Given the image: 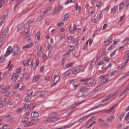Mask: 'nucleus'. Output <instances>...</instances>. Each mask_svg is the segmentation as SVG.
Returning a JSON list of instances; mask_svg holds the SVG:
<instances>
[{
	"mask_svg": "<svg viewBox=\"0 0 129 129\" xmlns=\"http://www.w3.org/2000/svg\"><path fill=\"white\" fill-rule=\"evenodd\" d=\"M129 61V58H127L126 61L122 63L121 66H122V68H124V67L125 66V64Z\"/></svg>",
	"mask_w": 129,
	"mask_h": 129,
	"instance_id": "72a5a7b5",
	"label": "nucleus"
},
{
	"mask_svg": "<svg viewBox=\"0 0 129 129\" xmlns=\"http://www.w3.org/2000/svg\"><path fill=\"white\" fill-rule=\"evenodd\" d=\"M23 28L24 27H23V25H19L17 30V32H20V31H21L22 30H23Z\"/></svg>",
	"mask_w": 129,
	"mask_h": 129,
	"instance_id": "4c0bfd02",
	"label": "nucleus"
},
{
	"mask_svg": "<svg viewBox=\"0 0 129 129\" xmlns=\"http://www.w3.org/2000/svg\"><path fill=\"white\" fill-rule=\"evenodd\" d=\"M64 25L63 22L59 23L57 24V27H63V25Z\"/></svg>",
	"mask_w": 129,
	"mask_h": 129,
	"instance_id": "052dcab7",
	"label": "nucleus"
},
{
	"mask_svg": "<svg viewBox=\"0 0 129 129\" xmlns=\"http://www.w3.org/2000/svg\"><path fill=\"white\" fill-rule=\"evenodd\" d=\"M117 10H118V8H117V6H114L113 8H111V14H116Z\"/></svg>",
	"mask_w": 129,
	"mask_h": 129,
	"instance_id": "f8f14e48",
	"label": "nucleus"
},
{
	"mask_svg": "<svg viewBox=\"0 0 129 129\" xmlns=\"http://www.w3.org/2000/svg\"><path fill=\"white\" fill-rule=\"evenodd\" d=\"M68 51L66 52V53L64 54V56L65 57H69V55H70V51H71V49L68 48Z\"/></svg>",
	"mask_w": 129,
	"mask_h": 129,
	"instance_id": "c756f323",
	"label": "nucleus"
},
{
	"mask_svg": "<svg viewBox=\"0 0 129 129\" xmlns=\"http://www.w3.org/2000/svg\"><path fill=\"white\" fill-rule=\"evenodd\" d=\"M36 37H37V40L39 41V40H40V32L39 31H38L36 33Z\"/></svg>",
	"mask_w": 129,
	"mask_h": 129,
	"instance_id": "603ef678",
	"label": "nucleus"
},
{
	"mask_svg": "<svg viewBox=\"0 0 129 129\" xmlns=\"http://www.w3.org/2000/svg\"><path fill=\"white\" fill-rule=\"evenodd\" d=\"M38 116H39V112L35 111L31 113L32 117H38Z\"/></svg>",
	"mask_w": 129,
	"mask_h": 129,
	"instance_id": "f3484780",
	"label": "nucleus"
},
{
	"mask_svg": "<svg viewBox=\"0 0 129 129\" xmlns=\"http://www.w3.org/2000/svg\"><path fill=\"white\" fill-rule=\"evenodd\" d=\"M31 99H32V97L30 96H27L25 98V101L27 102L31 101Z\"/></svg>",
	"mask_w": 129,
	"mask_h": 129,
	"instance_id": "de8ad7c7",
	"label": "nucleus"
},
{
	"mask_svg": "<svg viewBox=\"0 0 129 129\" xmlns=\"http://www.w3.org/2000/svg\"><path fill=\"white\" fill-rule=\"evenodd\" d=\"M62 9V7H57L55 10L54 11V14H57V13H59V12H60V11H61V9Z\"/></svg>",
	"mask_w": 129,
	"mask_h": 129,
	"instance_id": "aec40b11",
	"label": "nucleus"
},
{
	"mask_svg": "<svg viewBox=\"0 0 129 129\" xmlns=\"http://www.w3.org/2000/svg\"><path fill=\"white\" fill-rule=\"evenodd\" d=\"M30 28V26L29 25L28 23L27 22L25 25H24V29L25 30H28Z\"/></svg>",
	"mask_w": 129,
	"mask_h": 129,
	"instance_id": "79ce46f5",
	"label": "nucleus"
},
{
	"mask_svg": "<svg viewBox=\"0 0 129 129\" xmlns=\"http://www.w3.org/2000/svg\"><path fill=\"white\" fill-rule=\"evenodd\" d=\"M129 61V58H127L126 61L122 63L121 66H122V68H124V67L125 66V64Z\"/></svg>",
	"mask_w": 129,
	"mask_h": 129,
	"instance_id": "c9c22d12",
	"label": "nucleus"
},
{
	"mask_svg": "<svg viewBox=\"0 0 129 129\" xmlns=\"http://www.w3.org/2000/svg\"><path fill=\"white\" fill-rule=\"evenodd\" d=\"M87 90V89L86 88H82L80 89V91L81 92H85Z\"/></svg>",
	"mask_w": 129,
	"mask_h": 129,
	"instance_id": "4d7b16f0",
	"label": "nucleus"
},
{
	"mask_svg": "<svg viewBox=\"0 0 129 129\" xmlns=\"http://www.w3.org/2000/svg\"><path fill=\"white\" fill-rule=\"evenodd\" d=\"M4 5H5V0H1L0 1V9L4 7Z\"/></svg>",
	"mask_w": 129,
	"mask_h": 129,
	"instance_id": "2f4dec72",
	"label": "nucleus"
},
{
	"mask_svg": "<svg viewBox=\"0 0 129 129\" xmlns=\"http://www.w3.org/2000/svg\"><path fill=\"white\" fill-rule=\"evenodd\" d=\"M10 91V86H7L6 87L3 88L1 91L2 93H6Z\"/></svg>",
	"mask_w": 129,
	"mask_h": 129,
	"instance_id": "9b49d317",
	"label": "nucleus"
},
{
	"mask_svg": "<svg viewBox=\"0 0 129 129\" xmlns=\"http://www.w3.org/2000/svg\"><path fill=\"white\" fill-rule=\"evenodd\" d=\"M76 26H75V24L74 25V26L73 27V29H72V25H71L70 27V33H72V34H73L74 33V32H75V30H76Z\"/></svg>",
	"mask_w": 129,
	"mask_h": 129,
	"instance_id": "2eb2a0df",
	"label": "nucleus"
},
{
	"mask_svg": "<svg viewBox=\"0 0 129 129\" xmlns=\"http://www.w3.org/2000/svg\"><path fill=\"white\" fill-rule=\"evenodd\" d=\"M129 91V85L127 86L124 89L123 93H125V92H127Z\"/></svg>",
	"mask_w": 129,
	"mask_h": 129,
	"instance_id": "09e8293b",
	"label": "nucleus"
},
{
	"mask_svg": "<svg viewBox=\"0 0 129 129\" xmlns=\"http://www.w3.org/2000/svg\"><path fill=\"white\" fill-rule=\"evenodd\" d=\"M73 85L74 87H77L79 85L78 82H75L73 83Z\"/></svg>",
	"mask_w": 129,
	"mask_h": 129,
	"instance_id": "bf43d9fd",
	"label": "nucleus"
},
{
	"mask_svg": "<svg viewBox=\"0 0 129 129\" xmlns=\"http://www.w3.org/2000/svg\"><path fill=\"white\" fill-rule=\"evenodd\" d=\"M78 38V37H77L76 40L75 39H73V44H78L79 41L77 40Z\"/></svg>",
	"mask_w": 129,
	"mask_h": 129,
	"instance_id": "8fccbe9b",
	"label": "nucleus"
},
{
	"mask_svg": "<svg viewBox=\"0 0 129 129\" xmlns=\"http://www.w3.org/2000/svg\"><path fill=\"white\" fill-rule=\"evenodd\" d=\"M124 116V113H121L119 116V119H121V118H123Z\"/></svg>",
	"mask_w": 129,
	"mask_h": 129,
	"instance_id": "5fc2aeb1",
	"label": "nucleus"
},
{
	"mask_svg": "<svg viewBox=\"0 0 129 129\" xmlns=\"http://www.w3.org/2000/svg\"><path fill=\"white\" fill-rule=\"evenodd\" d=\"M71 3H73V4H74V3H75V0H68L66 2V5H68V4H70Z\"/></svg>",
	"mask_w": 129,
	"mask_h": 129,
	"instance_id": "37998d69",
	"label": "nucleus"
},
{
	"mask_svg": "<svg viewBox=\"0 0 129 129\" xmlns=\"http://www.w3.org/2000/svg\"><path fill=\"white\" fill-rule=\"evenodd\" d=\"M89 116V115H86L84 117H82L80 119L78 120V122H83L84 121H85L87 118H88V117Z\"/></svg>",
	"mask_w": 129,
	"mask_h": 129,
	"instance_id": "1a4fd4ad",
	"label": "nucleus"
},
{
	"mask_svg": "<svg viewBox=\"0 0 129 129\" xmlns=\"http://www.w3.org/2000/svg\"><path fill=\"white\" fill-rule=\"evenodd\" d=\"M2 102H5V101H7V98L3 97L1 99Z\"/></svg>",
	"mask_w": 129,
	"mask_h": 129,
	"instance_id": "338daca9",
	"label": "nucleus"
},
{
	"mask_svg": "<svg viewBox=\"0 0 129 129\" xmlns=\"http://www.w3.org/2000/svg\"><path fill=\"white\" fill-rule=\"evenodd\" d=\"M115 117L114 116H111L107 118V121H113Z\"/></svg>",
	"mask_w": 129,
	"mask_h": 129,
	"instance_id": "6ab92c4d",
	"label": "nucleus"
},
{
	"mask_svg": "<svg viewBox=\"0 0 129 129\" xmlns=\"http://www.w3.org/2000/svg\"><path fill=\"white\" fill-rule=\"evenodd\" d=\"M27 94L28 95H32L33 94V90H29L27 92Z\"/></svg>",
	"mask_w": 129,
	"mask_h": 129,
	"instance_id": "13d9d810",
	"label": "nucleus"
},
{
	"mask_svg": "<svg viewBox=\"0 0 129 129\" xmlns=\"http://www.w3.org/2000/svg\"><path fill=\"white\" fill-rule=\"evenodd\" d=\"M100 126H102V127H105L106 126V123H104V122H102L101 123Z\"/></svg>",
	"mask_w": 129,
	"mask_h": 129,
	"instance_id": "e2e57ef3",
	"label": "nucleus"
},
{
	"mask_svg": "<svg viewBox=\"0 0 129 129\" xmlns=\"http://www.w3.org/2000/svg\"><path fill=\"white\" fill-rule=\"evenodd\" d=\"M20 52V48L17 46H14L13 47V56H17V54Z\"/></svg>",
	"mask_w": 129,
	"mask_h": 129,
	"instance_id": "20e7f679",
	"label": "nucleus"
},
{
	"mask_svg": "<svg viewBox=\"0 0 129 129\" xmlns=\"http://www.w3.org/2000/svg\"><path fill=\"white\" fill-rule=\"evenodd\" d=\"M5 21L4 19H3V17L0 18V27L4 25V22Z\"/></svg>",
	"mask_w": 129,
	"mask_h": 129,
	"instance_id": "473e14b6",
	"label": "nucleus"
},
{
	"mask_svg": "<svg viewBox=\"0 0 129 129\" xmlns=\"http://www.w3.org/2000/svg\"><path fill=\"white\" fill-rule=\"evenodd\" d=\"M69 17V15L68 14L64 15L63 16L64 21H66V20L68 19Z\"/></svg>",
	"mask_w": 129,
	"mask_h": 129,
	"instance_id": "69168bd1",
	"label": "nucleus"
},
{
	"mask_svg": "<svg viewBox=\"0 0 129 129\" xmlns=\"http://www.w3.org/2000/svg\"><path fill=\"white\" fill-rule=\"evenodd\" d=\"M12 53H13V47L12 46H10L8 48L7 51L5 54V56L6 57H8V56H9V55H11V54H12Z\"/></svg>",
	"mask_w": 129,
	"mask_h": 129,
	"instance_id": "423d86ee",
	"label": "nucleus"
},
{
	"mask_svg": "<svg viewBox=\"0 0 129 129\" xmlns=\"http://www.w3.org/2000/svg\"><path fill=\"white\" fill-rule=\"evenodd\" d=\"M38 120H39V119H33L29 123L24 125V126L29 127V126L33 125V124L36 123L38 122Z\"/></svg>",
	"mask_w": 129,
	"mask_h": 129,
	"instance_id": "39448f33",
	"label": "nucleus"
},
{
	"mask_svg": "<svg viewBox=\"0 0 129 129\" xmlns=\"http://www.w3.org/2000/svg\"><path fill=\"white\" fill-rule=\"evenodd\" d=\"M87 82L84 83V85H86L88 87H90L92 85H95V84L97 83V80H91V79H88Z\"/></svg>",
	"mask_w": 129,
	"mask_h": 129,
	"instance_id": "f257e3e1",
	"label": "nucleus"
},
{
	"mask_svg": "<svg viewBox=\"0 0 129 129\" xmlns=\"http://www.w3.org/2000/svg\"><path fill=\"white\" fill-rule=\"evenodd\" d=\"M29 36H30V32H25V33L24 35V38L26 39V38H28V37H29Z\"/></svg>",
	"mask_w": 129,
	"mask_h": 129,
	"instance_id": "a19ab883",
	"label": "nucleus"
},
{
	"mask_svg": "<svg viewBox=\"0 0 129 129\" xmlns=\"http://www.w3.org/2000/svg\"><path fill=\"white\" fill-rule=\"evenodd\" d=\"M129 39L128 38H125L123 41V42L125 43V45H126L127 43H128Z\"/></svg>",
	"mask_w": 129,
	"mask_h": 129,
	"instance_id": "6e6d98bb",
	"label": "nucleus"
},
{
	"mask_svg": "<svg viewBox=\"0 0 129 129\" xmlns=\"http://www.w3.org/2000/svg\"><path fill=\"white\" fill-rule=\"evenodd\" d=\"M28 120H29V118L24 117L22 118V122H23V123H26V122H27Z\"/></svg>",
	"mask_w": 129,
	"mask_h": 129,
	"instance_id": "c85d7f7f",
	"label": "nucleus"
},
{
	"mask_svg": "<svg viewBox=\"0 0 129 129\" xmlns=\"http://www.w3.org/2000/svg\"><path fill=\"white\" fill-rule=\"evenodd\" d=\"M73 64L74 63L73 62H71L66 64V66L64 67V69H68V68L72 67V66H73Z\"/></svg>",
	"mask_w": 129,
	"mask_h": 129,
	"instance_id": "a211bd4d",
	"label": "nucleus"
},
{
	"mask_svg": "<svg viewBox=\"0 0 129 129\" xmlns=\"http://www.w3.org/2000/svg\"><path fill=\"white\" fill-rule=\"evenodd\" d=\"M71 73L69 72V71H67L66 73H64V76H68V75H70Z\"/></svg>",
	"mask_w": 129,
	"mask_h": 129,
	"instance_id": "680f3d73",
	"label": "nucleus"
},
{
	"mask_svg": "<svg viewBox=\"0 0 129 129\" xmlns=\"http://www.w3.org/2000/svg\"><path fill=\"white\" fill-rule=\"evenodd\" d=\"M73 125H74V123H71L70 124L64 125L62 126L60 128H57L56 129H66V128H69V127H71Z\"/></svg>",
	"mask_w": 129,
	"mask_h": 129,
	"instance_id": "9d476101",
	"label": "nucleus"
},
{
	"mask_svg": "<svg viewBox=\"0 0 129 129\" xmlns=\"http://www.w3.org/2000/svg\"><path fill=\"white\" fill-rule=\"evenodd\" d=\"M129 61V58H127L126 61L122 63L121 66H122V68H124V67L125 66V64Z\"/></svg>",
	"mask_w": 129,
	"mask_h": 129,
	"instance_id": "f704fd0d",
	"label": "nucleus"
},
{
	"mask_svg": "<svg viewBox=\"0 0 129 129\" xmlns=\"http://www.w3.org/2000/svg\"><path fill=\"white\" fill-rule=\"evenodd\" d=\"M54 80L52 81V85L53 86L56 85L57 84V82H59V80H60V76H58L56 74L54 75Z\"/></svg>",
	"mask_w": 129,
	"mask_h": 129,
	"instance_id": "7ed1b4c3",
	"label": "nucleus"
},
{
	"mask_svg": "<svg viewBox=\"0 0 129 129\" xmlns=\"http://www.w3.org/2000/svg\"><path fill=\"white\" fill-rule=\"evenodd\" d=\"M23 78L26 80H28V79H29V73H24L23 74Z\"/></svg>",
	"mask_w": 129,
	"mask_h": 129,
	"instance_id": "4be33fe9",
	"label": "nucleus"
},
{
	"mask_svg": "<svg viewBox=\"0 0 129 129\" xmlns=\"http://www.w3.org/2000/svg\"><path fill=\"white\" fill-rule=\"evenodd\" d=\"M117 51V49H115L111 54H110V57H113L115 55V52Z\"/></svg>",
	"mask_w": 129,
	"mask_h": 129,
	"instance_id": "c03bdc74",
	"label": "nucleus"
},
{
	"mask_svg": "<svg viewBox=\"0 0 129 129\" xmlns=\"http://www.w3.org/2000/svg\"><path fill=\"white\" fill-rule=\"evenodd\" d=\"M109 10V6L107 7L103 11H102V13H107L108 12V10Z\"/></svg>",
	"mask_w": 129,
	"mask_h": 129,
	"instance_id": "a18cd8bd",
	"label": "nucleus"
},
{
	"mask_svg": "<svg viewBox=\"0 0 129 129\" xmlns=\"http://www.w3.org/2000/svg\"><path fill=\"white\" fill-rule=\"evenodd\" d=\"M33 46H34V43L31 42L28 44L26 45L25 46H23V49H25L27 48L28 49V48H31L32 47H33Z\"/></svg>",
	"mask_w": 129,
	"mask_h": 129,
	"instance_id": "dca6fc26",
	"label": "nucleus"
},
{
	"mask_svg": "<svg viewBox=\"0 0 129 129\" xmlns=\"http://www.w3.org/2000/svg\"><path fill=\"white\" fill-rule=\"evenodd\" d=\"M39 59H37L36 60V65L35 66L34 64H32V67H36V66H39Z\"/></svg>",
	"mask_w": 129,
	"mask_h": 129,
	"instance_id": "864d4df0",
	"label": "nucleus"
},
{
	"mask_svg": "<svg viewBox=\"0 0 129 129\" xmlns=\"http://www.w3.org/2000/svg\"><path fill=\"white\" fill-rule=\"evenodd\" d=\"M24 1L25 0H18L17 4L15 5L14 9H16V8H17L18 6H19V5L22 3V2H24Z\"/></svg>",
	"mask_w": 129,
	"mask_h": 129,
	"instance_id": "7c9ffc66",
	"label": "nucleus"
},
{
	"mask_svg": "<svg viewBox=\"0 0 129 129\" xmlns=\"http://www.w3.org/2000/svg\"><path fill=\"white\" fill-rule=\"evenodd\" d=\"M112 42V38H111L109 39L108 40H106L104 41L105 45H109L110 43H111Z\"/></svg>",
	"mask_w": 129,
	"mask_h": 129,
	"instance_id": "b1692460",
	"label": "nucleus"
},
{
	"mask_svg": "<svg viewBox=\"0 0 129 129\" xmlns=\"http://www.w3.org/2000/svg\"><path fill=\"white\" fill-rule=\"evenodd\" d=\"M27 64H28L29 66H31V65H32L33 64V61L31 59H28L27 61Z\"/></svg>",
	"mask_w": 129,
	"mask_h": 129,
	"instance_id": "3c124183",
	"label": "nucleus"
},
{
	"mask_svg": "<svg viewBox=\"0 0 129 129\" xmlns=\"http://www.w3.org/2000/svg\"><path fill=\"white\" fill-rule=\"evenodd\" d=\"M96 118L95 116H93L88 120V124H87V126H86L87 128H89V127H91L90 123L91 122V121H93V120L96 119Z\"/></svg>",
	"mask_w": 129,
	"mask_h": 129,
	"instance_id": "6e6552de",
	"label": "nucleus"
},
{
	"mask_svg": "<svg viewBox=\"0 0 129 129\" xmlns=\"http://www.w3.org/2000/svg\"><path fill=\"white\" fill-rule=\"evenodd\" d=\"M103 86H104V84H102L101 85H98L96 88L95 90H97V88L98 89H100L101 88V87H103Z\"/></svg>",
	"mask_w": 129,
	"mask_h": 129,
	"instance_id": "ea45409f",
	"label": "nucleus"
},
{
	"mask_svg": "<svg viewBox=\"0 0 129 129\" xmlns=\"http://www.w3.org/2000/svg\"><path fill=\"white\" fill-rule=\"evenodd\" d=\"M114 112V107H113L110 108L109 109L107 110L106 111L104 112L107 114H110V113H113Z\"/></svg>",
	"mask_w": 129,
	"mask_h": 129,
	"instance_id": "ddd939ff",
	"label": "nucleus"
},
{
	"mask_svg": "<svg viewBox=\"0 0 129 129\" xmlns=\"http://www.w3.org/2000/svg\"><path fill=\"white\" fill-rule=\"evenodd\" d=\"M6 62V58L4 56H1L0 57V63H5Z\"/></svg>",
	"mask_w": 129,
	"mask_h": 129,
	"instance_id": "5701e85b",
	"label": "nucleus"
},
{
	"mask_svg": "<svg viewBox=\"0 0 129 129\" xmlns=\"http://www.w3.org/2000/svg\"><path fill=\"white\" fill-rule=\"evenodd\" d=\"M40 78H41V76L37 75L34 77L33 80H34V81H38V80H39V79H40Z\"/></svg>",
	"mask_w": 129,
	"mask_h": 129,
	"instance_id": "393cba45",
	"label": "nucleus"
},
{
	"mask_svg": "<svg viewBox=\"0 0 129 129\" xmlns=\"http://www.w3.org/2000/svg\"><path fill=\"white\" fill-rule=\"evenodd\" d=\"M117 93H118V91L115 92L112 94H110V95H108L105 98L106 101L107 100H109V99H111V98H112V97H114V96H115V95H116V94H117Z\"/></svg>",
	"mask_w": 129,
	"mask_h": 129,
	"instance_id": "0eeeda50",
	"label": "nucleus"
},
{
	"mask_svg": "<svg viewBox=\"0 0 129 129\" xmlns=\"http://www.w3.org/2000/svg\"><path fill=\"white\" fill-rule=\"evenodd\" d=\"M127 117H129V112H128L126 114V115H125V116L124 118V120H126V118H127Z\"/></svg>",
	"mask_w": 129,
	"mask_h": 129,
	"instance_id": "774afa93",
	"label": "nucleus"
},
{
	"mask_svg": "<svg viewBox=\"0 0 129 129\" xmlns=\"http://www.w3.org/2000/svg\"><path fill=\"white\" fill-rule=\"evenodd\" d=\"M80 70H81V69H78L77 70H74L72 72V73H73V74H77L79 73V72H80Z\"/></svg>",
	"mask_w": 129,
	"mask_h": 129,
	"instance_id": "a878e982",
	"label": "nucleus"
},
{
	"mask_svg": "<svg viewBox=\"0 0 129 129\" xmlns=\"http://www.w3.org/2000/svg\"><path fill=\"white\" fill-rule=\"evenodd\" d=\"M46 92L44 91L41 92L39 96L40 97H46Z\"/></svg>",
	"mask_w": 129,
	"mask_h": 129,
	"instance_id": "412c9836",
	"label": "nucleus"
},
{
	"mask_svg": "<svg viewBox=\"0 0 129 129\" xmlns=\"http://www.w3.org/2000/svg\"><path fill=\"white\" fill-rule=\"evenodd\" d=\"M17 79H18V74L14 73L12 76V80L15 83L17 81Z\"/></svg>",
	"mask_w": 129,
	"mask_h": 129,
	"instance_id": "4468645a",
	"label": "nucleus"
},
{
	"mask_svg": "<svg viewBox=\"0 0 129 129\" xmlns=\"http://www.w3.org/2000/svg\"><path fill=\"white\" fill-rule=\"evenodd\" d=\"M124 7V1H123L122 3L120 4L119 10L120 11V10H122V8Z\"/></svg>",
	"mask_w": 129,
	"mask_h": 129,
	"instance_id": "bb28decb",
	"label": "nucleus"
},
{
	"mask_svg": "<svg viewBox=\"0 0 129 129\" xmlns=\"http://www.w3.org/2000/svg\"><path fill=\"white\" fill-rule=\"evenodd\" d=\"M57 120H59V118H58V117H52L44 120V123H50L51 122H55V121H57Z\"/></svg>",
	"mask_w": 129,
	"mask_h": 129,
	"instance_id": "f03ea898",
	"label": "nucleus"
},
{
	"mask_svg": "<svg viewBox=\"0 0 129 129\" xmlns=\"http://www.w3.org/2000/svg\"><path fill=\"white\" fill-rule=\"evenodd\" d=\"M12 121H13V117H11L7 120V122L8 123H11Z\"/></svg>",
	"mask_w": 129,
	"mask_h": 129,
	"instance_id": "0e129e2a",
	"label": "nucleus"
},
{
	"mask_svg": "<svg viewBox=\"0 0 129 129\" xmlns=\"http://www.w3.org/2000/svg\"><path fill=\"white\" fill-rule=\"evenodd\" d=\"M27 24H28L29 27H32V26H33V24H35V22L29 20L28 21H27Z\"/></svg>",
	"mask_w": 129,
	"mask_h": 129,
	"instance_id": "cd10ccee",
	"label": "nucleus"
},
{
	"mask_svg": "<svg viewBox=\"0 0 129 129\" xmlns=\"http://www.w3.org/2000/svg\"><path fill=\"white\" fill-rule=\"evenodd\" d=\"M129 61V58H127L126 61L122 63L121 66H122V68H124V67L125 66V64Z\"/></svg>",
	"mask_w": 129,
	"mask_h": 129,
	"instance_id": "e433bc0d",
	"label": "nucleus"
},
{
	"mask_svg": "<svg viewBox=\"0 0 129 129\" xmlns=\"http://www.w3.org/2000/svg\"><path fill=\"white\" fill-rule=\"evenodd\" d=\"M8 17V13L7 12H5L3 14V17H2L3 19L5 20H6V19H7V18Z\"/></svg>",
	"mask_w": 129,
	"mask_h": 129,
	"instance_id": "49530a36",
	"label": "nucleus"
},
{
	"mask_svg": "<svg viewBox=\"0 0 129 129\" xmlns=\"http://www.w3.org/2000/svg\"><path fill=\"white\" fill-rule=\"evenodd\" d=\"M51 10H52V8H48L43 12V14H47V13H49V12H50Z\"/></svg>",
	"mask_w": 129,
	"mask_h": 129,
	"instance_id": "58836bf2",
	"label": "nucleus"
}]
</instances>
